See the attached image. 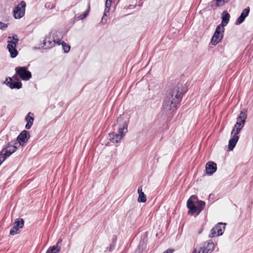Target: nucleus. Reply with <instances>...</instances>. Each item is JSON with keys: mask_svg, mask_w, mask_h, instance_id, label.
<instances>
[{"mask_svg": "<svg viewBox=\"0 0 253 253\" xmlns=\"http://www.w3.org/2000/svg\"><path fill=\"white\" fill-rule=\"evenodd\" d=\"M187 91L185 84L178 83L169 91L163 102V108L166 111H175L183 95Z\"/></svg>", "mask_w": 253, "mask_h": 253, "instance_id": "obj_1", "label": "nucleus"}, {"mask_svg": "<svg viewBox=\"0 0 253 253\" xmlns=\"http://www.w3.org/2000/svg\"><path fill=\"white\" fill-rule=\"evenodd\" d=\"M118 133L113 132L109 134V138L113 143H120L127 132V123L124 118L120 116L118 118L117 124Z\"/></svg>", "mask_w": 253, "mask_h": 253, "instance_id": "obj_2", "label": "nucleus"}, {"mask_svg": "<svg viewBox=\"0 0 253 253\" xmlns=\"http://www.w3.org/2000/svg\"><path fill=\"white\" fill-rule=\"evenodd\" d=\"M205 206V202L198 200L196 196L192 195L187 202V207L189 209L188 214L191 215L197 216L204 210Z\"/></svg>", "mask_w": 253, "mask_h": 253, "instance_id": "obj_3", "label": "nucleus"}, {"mask_svg": "<svg viewBox=\"0 0 253 253\" xmlns=\"http://www.w3.org/2000/svg\"><path fill=\"white\" fill-rule=\"evenodd\" d=\"M246 118V113L243 111L241 112L240 115L237 119V121L231 131V134L232 136H238L237 134L240 132L244 126Z\"/></svg>", "mask_w": 253, "mask_h": 253, "instance_id": "obj_4", "label": "nucleus"}, {"mask_svg": "<svg viewBox=\"0 0 253 253\" xmlns=\"http://www.w3.org/2000/svg\"><path fill=\"white\" fill-rule=\"evenodd\" d=\"M7 48L12 58H15L18 54V51L16 49L18 42L19 41L17 36L14 35L12 37H8Z\"/></svg>", "mask_w": 253, "mask_h": 253, "instance_id": "obj_5", "label": "nucleus"}, {"mask_svg": "<svg viewBox=\"0 0 253 253\" xmlns=\"http://www.w3.org/2000/svg\"><path fill=\"white\" fill-rule=\"evenodd\" d=\"M16 75L13 76V78L17 80L16 76L18 75L22 80L28 81L32 77L31 73L28 71L26 67H17L15 69Z\"/></svg>", "mask_w": 253, "mask_h": 253, "instance_id": "obj_6", "label": "nucleus"}, {"mask_svg": "<svg viewBox=\"0 0 253 253\" xmlns=\"http://www.w3.org/2000/svg\"><path fill=\"white\" fill-rule=\"evenodd\" d=\"M214 245L212 242L204 243L200 247H197L192 253H211L214 250Z\"/></svg>", "mask_w": 253, "mask_h": 253, "instance_id": "obj_7", "label": "nucleus"}, {"mask_svg": "<svg viewBox=\"0 0 253 253\" xmlns=\"http://www.w3.org/2000/svg\"><path fill=\"white\" fill-rule=\"evenodd\" d=\"M17 146L18 142H16V141L11 142L8 143L5 148L2 150L0 154L6 159L16 151Z\"/></svg>", "mask_w": 253, "mask_h": 253, "instance_id": "obj_8", "label": "nucleus"}, {"mask_svg": "<svg viewBox=\"0 0 253 253\" xmlns=\"http://www.w3.org/2000/svg\"><path fill=\"white\" fill-rule=\"evenodd\" d=\"M224 30V27L221 25H219L216 27L215 32L211 40L212 44L216 45L220 42L223 38Z\"/></svg>", "mask_w": 253, "mask_h": 253, "instance_id": "obj_9", "label": "nucleus"}, {"mask_svg": "<svg viewBox=\"0 0 253 253\" xmlns=\"http://www.w3.org/2000/svg\"><path fill=\"white\" fill-rule=\"evenodd\" d=\"M225 223L222 222L218 223L211 230L209 237L210 238H213L222 235L225 230Z\"/></svg>", "mask_w": 253, "mask_h": 253, "instance_id": "obj_10", "label": "nucleus"}, {"mask_svg": "<svg viewBox=\"0 0 253 253\" xmlns=\"http://www.w3.org/2000/svg\"><path fill=\"white\" fill-rule=\"evenodd\" d=\"M26 3L24 1H21L15 8L13 11V15L16 19H20L22 17L25 11Z\"/></svg>", "mask_w": 253, "mask_h": 253, "instance_id": "obj_11", "label": "nucleus"}, {"mask_svg": "<svg viewBox=\"0 0 253 253\" xmlns=\"http://www.w3.org/2000/svg\"><path fill=\"white\" fill-rule=\"evenodd\" d=\"M59 39H55L53 36H51L50 34L47 35L43 41V47L45 48H50L57 43V42Z\"/></svg>", "mask_w": 253, "mask_h": 253, "instance_id": "obj_12", "label": "nucleus"}, {"mask_svg": "<svg viewBox=\"0 0 253 253\" xmlns=\"http://www.w3.org/2000/svg\"><path fill=\"white\" fill-rule=\"evenodd\" d=\"M30 137L29 132L27 130H23L18 136L17 138V142L18 145H23L27 142Z\"/></svg>", "mask_w": 253, "mask_h": 253, "instance_id": "obj_13", "label": "nucleus"}, {"mask_svg": "<svg viewBox=\"0 0 253 253\" xmlns=\"http://www.w3.org/2000/svg\"><path fill=\"white\" fill-rule=\"evenodd\" d=\"M216 164L213 162H209L206 166V173L209 175H212L216 170Z\"/></svg>", "mask_w": 253, "mask_h": 253, "instance_id": "obj_14", "label": "nucleus"}, {"mask_svg": "<svg viewBox=\"0 0 253 253\" xmlns=\"http://www.w3.org/2000/svg\"><path fill=\"white\" fill-rule=\"evenodd\" d=\"M250 11L249 8H246L244 9L242 12L241 13L240 16L237 19L236 24L239 25L243 22L246 18V17L249 15Z\"/></svg>", "mask_w": 253, "mask_h": 253, "instance_id": "obj_15", "label": "nucleus"}, {"mask_svg": "<svg viewBox=\"0 0 253 253\" xmlns=\"http://www.w3.org/2000/svg\"><path fill=\"white\" fill-rule=\"evenodd\" d=\"M25 120L27 122L25 128L29 129L31 127L34 121V114L31 112H29L26 116Z\"/></svg>", "mask_w": 253, "mask_h": 253, "instance_id": "obj_16", "label": "nucleus"}, {"mask_svg": "<svg viewBox=\"0 0 253 253\" xmlns=\"http://www.w3.org/2000/svg\"><path fill=\"white\" fill-rule=\"evenodd\" d=\"M112 3V0H106L105 2V8L103 16L102 18L101 22L103 24H105L107 22V20L106 19H104V17L107 15V14L109 13L110 10V8L111 7Z\"/></svg>", "mask_w": 253, "mask_h": 253, "instance_id": "obj_17", "label": "nucleus"}, {"mask_svg": "<svg viewBox=\"0 0 253 253\" xmlns=\"http://www.w3.org/2000/svg\"><path fill=\"white\" fill-rule=\"evenodd\" d=\"M8 80H9L10 81H11V80H12L11 78H7L6 81H8ZM7 84L9 85V87L11 89H13V88L19 89V88H21V87H22V83L21 82H7Z\"/></svg>", "mask_w": 253, "mask_h": 253, "instance_id": "obj_18", "label": "nucleus"}, {"mask_svg": "<svg viewBox=\"0 0 253 253\" xmlns=\"http://www.w3.org/2000/svg\"><path fill=\"white\" fill-rule=\"evenodd\" d=\"M239 138L238 136H232V137L229 140L228 149L230 150H232L234 148Z\"/></svg>", "mask_w": 253, "mask_h": 253, "instance_id": "obj_19", "label": "nucleus"}, {"mask_svg": "<svg viewBox=\"0 0 253 253\" xmlns=\"http://www.w3.org/2000/svg\"><path fill=\"white\" fill-rule=\"evenodd\" d=\"M138 193L139 194V196L137 199V201L139 203H144L147 200V198L146 195L142 191V187H139L137 190Z\"/></svg>", "mask_w": 253, "mask_h": 253, "instance_id": "obj_20", "label": "nucleus"}, {"mask_svg": "<svg viewBox=\"0 0 253 253\" xmlns=\"http://www.w3.org/2000/svg\"><path fill=\"white\" fill-rule=\"evenodd\" d=\"M230 15L226 12L224 11L222 17L221 26L223 27L226 26L229 21Z\"/></svg>", "mask_w": 253, "mask_h": 253, "instance_id": "obj_21", "label": "nucleus"}, {"mask_svg": "<svg viewBox=\"0 0 253 253\" xmlns=\"http://www.w3.org/2000/svg\"><path fill=\"white\" fill-rule=\"evenodd\" d=\"M57 44L58 45L61 44L64 52L68 53L70 50V46L64 42H62L60 39L57 42Z\"/></svg>", "mask_w": 253, "mask_h": 253, "instance_id": "obj_22", "label": "nucleus"}, {"mask_svg": "<svg viewBox=\"0 0 253 253\" xmlns=\"http://www.w3.org/2000/svg\"><path fill=\"white\" fill-rule=\"evenodd\" d=\"M24 221L22 218L16 219L14 223V225L16 228H21L24 226Z\"/></svg>", "mask_w": 253, "mask_h": 253, "instance_id": "obj_23", "label": "nucleus"}, {"mask_svg": "<svg viewBox=\"0 0 253 253\" xmlns=\"http://www.w3.org/2000/svg\"><path fill=\"white\" fill-rule=\"evenodd\" d=\"M60 251V250L57 249L55 246H53L48 249L46 253H59Z\"/></svg>", "mask_w": 253, "mask_h": 253, "instance_id": "obj_24", "label": "nucleus"}, {"mask_svg": "<svg viewBox=\"0 0 253 253\" xmlns=\"http://www.w3.org/2000/svg\"><path fill=\"white\" fill-rule=\"evenodd\" d=\"M228 1L229 0H215L217 6H222Z\"/></svg>", "mask_w": 253, "mask_h": 253, "instance_id": "obj_25", "label": "nucleus"}, {"mask_svg": "<svg viewBox=\"0 0 253 253\" xmlns=\"http://www.w3.org/2000/svg\"><path fill=\"white\" fill-rule=\"evenodd\" d=\"M89 9H90V6L89 5L88 9L83 14H81L79 16H78V19L80 20H82V19L85 18L86 17H87V16L88 14Z\"/></svg>", "mask_w": 253, "mask_h": 253, "instance_id": "obj_26", "label": "nucleus"}, {"mask_svg": "<svg viewBox=\"0 0 253 253\" xmlns=\"http://www.w3.org/2000/svg\"><path fill=\"white\" fill-rule=\"evenodd\" d=\"M19 229L18 228H16L14 226H13V227L11 229L10 231V234L12 235H14L17 233H19Z\"/></svg>", "mask_w": 253, "mask_h": 253, "instance_id": "obj_27", "label": "nucleus"}, {"mask_svg": "<svg viewBox=\"0 0 253 253\" xmlns=\"http://www.w3.org/2000/svg\"><path fill=\"white\" fill-rule=\"evenodd\" d=\"M62 242V240L61 239H60L58 240V242L55 245H54L55 246L57 249H59L60 250L61 249V244Z\"/></svg>", "mask_w": 253, "mask_h": 253, "instance_id": "obj_28", "label": "nucleus"}, {"mask_svg": "<svg viewBox=\"0 0 253 253\" xmlns=\"http://www.w3.org/2000/svg\"><path fill=\"white\" fill-rule=\"evenodd\" d=\"M8 26L7 24H5L0 22V29H4L7 28Z\"/></svg>", "mask_w": 253, "mask_h": 253, "instance_id": "obj_29", "label": "nucleus"}]
</instances>
